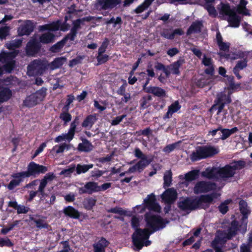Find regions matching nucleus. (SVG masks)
Segmentation results:
<instances>
[{"label":"nucleus","instance_id":"20e7f679","mask_svg":"<svg viewBox=\"0 0 252 252\" xmlns=\"http://www.w3.org/2000/svg\"><path fill=\"white\" fill-rule=\"evenodd\" d=\"M144 216L146 226L150 228L152 233L163 229L165 227L166 223L167 222L158 215H152L149 213H146Z\"/></svg>","mask_w":252,"mask_h":252},{"label":"nucleus","instance_id":"0e129e2a","mask_svg":"<svg viewBox=\"0 0 252 252\" xmlns=\"http://www.w3.org/2000/svg\"><path fill=\"white\" fill-rule=\"evenodd\" d=\"M228 201L226 200L225 202L221 203L218 207L219 211L223 215L225 214L228 211Z\"/></svg>","mask_w":252,"mask_h":252},{"label":"nucleus","instance_id":"603ef678","mask_svg":"<svg viewBox=\"0 0 252 252\" xmlns=\"http://www.w3.org/2000/svg\"><path fill=\"white\" fill-rule=\"evenodd\" d=\"M73 139V138L68 135V133L63 134L59 135L55 139V142L59 143L63 140H67L68 142L71 141Z\"/></svg>","mask_w":252,"mask_h":252},{"label":"nucleus","instance_id":"79ce46f5","mask_svg":"<svg viewBox=\"0 0 252 252\" xmlns=\"http://www.w3.org/2000/svg\"><path fill=\"white\" fill-rule=\"evenodd\" d=\"M152 99V97L150 95H147L143 96L140 100V105L142 109H145L150 105V101Z\"/></svg>","mask_w":252,"mask_h":252},{"label":"nucleus","instance_id":"c03bdc74","mask_svg":"<svg viewBox=\"0 0 252 252\" xmlns=\"http://www.w3.org/2000/svg\"><path fill=\"white\" fill-rule=\"evenodd\" d=\"M65 44V43L64 42V40L62 39L52 46L50 49V50L52 53L58 52L64 47Z\"/></svg>","mask_w":252,"mask_h":252},{"label":"nucleus","instance_id":"412c9836","mask_svg":"<svg viewBox=\"0 0 252 252\" xmlns=\"http://www.w3.org/2000/svg\"><path fill=\"white\" fill-rule=\"evenodd\" d=\"M239 210L242 215L241 221L243 222H247L249 215L251 214V210L249 209L247 202L242 199L239 202Z\"/></svg>","mask_w":252,"mask_h":252},{"label":"nucleus","instance_id":"b1692460","mask_svg":"<svg viewBox=\"0 0 252 252\" xmlns=\"http://www.w3.org/2000/svg\"><path fill=\"white\" fill-rule=\"evenodd\" d=\"M63 213L66 217L74 219H79L80 216V212L71 206L64 207Z\"/></svg>","mask_w":252,"mask_h":252},{"label":"nucleus","instance_id":"774afa93","mask_svg":"<svg viewBox=\"0 0 252 252\" xmlns=\"http://www.w3.org/2000/svg\"><path fill=\"white\" fill-rule=\"evenodd\" d=\"M9 34V28L7 26L0 28V39H3Z\"/></svg>","mask_w":252,"mask_h":252},{"label":"nucleus","instance_id":"a18cd8bd","mask_svg":"<svg viewBox=\"0 0 252 252\" xmlns=\"http://www.w3.org/2000/svg\"><path fill=\"white\" fill-rule=\"evenodd\" d=\"M234 11V10L231 9L228 4H223L220 10V13L229 16Z\"/></svg>","mask_w":252,"mask_h":252},{"label":"nucleus","instance_id":"72a5a7b5","mask_svg":"<svg viewBox=\"0 0 252 252\" xmlns=\"http://www.w3.org/2000/svg\"><path fill=\"white\" fill-rule=\"evenodd\" d=\"M154 0H144V1L139 5L133 11L136 14L143 12L148 8Z\"/></svg>","mask_w":252,"mask_h":252},{"label":"nucleus","instance_id":"aec40b11","mask_svg":"<svg viewBox=\"0 0 252 252\" xmlns=\"http://www.w3.org/2000/svg\"><path fill=\"white\" fill-rule=\"evenodd\" d=\"M171 31V29H163L160 32V35L166 39L173 40L176 35H182L184 33L181 28L176 29L172 32Z\"/></svg>","mask_w":252,"mask_h":252},{"label":"nucleus","instance_id":"6ab92c4d","mask_svg":"<svg viewBox=\"0 0 252 252\" xmlns=\"http://www.w3.org/2000/svg\"><path fill=\"white\" fill-rule=\"evenodd\" d=\"M201 175L202 177L209 180L217 181L220 179L219 168L215 167H207L205 171L202 172Z\"/></svg>","mask_w":252,"mask_h":252},{"label":"nucleus","instance_id":"6e6552de","mask_svg":"<svg viewBox=\"0 0 252 252\" xmlns=\"http://www.w3.org/2000/svg\"><path fill=\"white\" fill-rule=\"evenodd\" d=\"M27 69L30 75H42L47 69V64L43 61L36 59L28 65Z\"/></svg>","mask_w":252,"mask_h":252},{"label":"nucleus","instance_id":"dca6fc26","mask_svg":"<svg viewBox=\"0 0 252 252\" xmlns=\"http://www.w3.org/2000/svg\"><path fill=\"white\" fill-rule=\"evenodd\" d=\"M35 28L34 23L32 20H26L24 24L21 25L18 29L19 35H29L33 31Z\"/></svg>","mask_w":252,"mask_h":252},{"label":"nucleus","instance_id":"a211bd4d","mask_svg":"<svg viewBox=\"0 0 252 252\" xmlns=\"http://www.w3.org/2000/svg\"><path fill=\"white\" fill-rule=\"evenodd\" d=\"M177 192L174 188L166 189L161 195V198L168 204H172L177 198Z\"/></svg>","mask_w":252,"mask_h":252},{"label":"nucleus","instance_id":"0eeeda50","mask_svg":"<svg viewBox=\"0 0 252 252\" xmlns=\"http://www.w3.org/2000/svg\"><path fill=\"white\" fill-rule=\"evenodd\" d=\"M46 88L42 87L35 93L26 97L23 104L27 107L31 108L43 101L46 95Z\"/></svg>","mask_w":252,"mask_h":252},{"label":"nucleus","instance_id":"39448f33","mask_svg":"<svg viewBox=\"0 0 252 252\" xmlns=\"http://www.w3.org/2000/svg\"><path fill=\"white\" fill-rule=\"evenodd\" d=\"M231 102L230 93L226 94L224 92H220L217 94L214 100V103L211 107L210 111H214L217 110L218 115L222 111L225 105L229 104Z\"/></svg>","mask_w":252,"mask_h":252},{"label":"nucleus","instance_id":"423d86ee","mask_svg":"<svg viewBox=\"0 0 252 252\" xmlns=\"http://www.w3.org/2000/svg\"><path fill=\"white\" fill-rule=\"evenodd\" d=\"M152 233V231L147 228L137 229L132 235L133 245L138 250H141L144 246V240L148 239Z\"/></svg>","mask_w":252,"mask_h":252},{"label":"nucleus","instance_id":"4d7b16f0","mask_svg":"<svg viewBox=\"0 0 252 252\" xmlns=\"http://www.w3.org/2000/svg\"><path fill=\"white\" fill-rule=\"evenodd\" d=\"M15 65V62L13 60H11L6 62L5 64L4 65V70L8 73H10L14 69Z\"/></svg>","mask_w":252,"mask_h":252},{"label":"nucleus","instance_id":"bf43d9fd","mask_svg":"<svg viewBox=\"0 0 252 252\" xmlns=\"http://www.w3.org/2000/svg\"><path fill=\"white\" fill-rule=\"evenodd\" d=\"M13 245V244L12 243L11 240L8 238H3L0 237V247H3L4 246H6L8 247H12Z\"/></svg>","mask_w":252,"mask_h":252},{"label":"nucleus","instance_id":"4468645a","mask_svg":"<svg viewBox=\"0 0 252 252\" xmlns=\"http://www.w3.org/2000/svg\"><path fill=\"white\" fill-rule=\"evenodd\" d=\"M143 203L145 204L143 208L146 207L150 211L159 212L161 208L158 203L157 202L156 197L154 193L148 194L147 197L144 199Z\"/></svg>","mask_w":252,"mask_h":252},{"label":"nucleus","instance_id":"4be33fe9","mask_svg":"<svg viewBox=\"0 0 252 252\" xmlns=\"http://www.w3.org/2000/svg\"><path fill=\"white\" fill-rule=\"evenodd\" d=\"M185 63L186 60L183 57H179L177 61L169 65L171 73L174 75H179L180 74L179 68Z\"/></svg>","mask_w":252,"mask_h":252},{"label":"nucleus","instance_id":"bb28decb","mask_svg":"<svg viewBox=\"0 0 252 252\" xmlns=\"http://www.w3.org/2000/svg\"><path fill=\"white\" fill-rule=\"evenodd\" d=\"M203 24L200 21H196L192 23L187 31V35H190L193 33H199L201 32Z\"/></svg>","mask_w":252,"mask_h":252},{"label":"nucleus","instance_id":"5701e85b","mask_svg":"<svg viewBox=\"0 0 252 252\" xmlns=\"http://www.w3.org/2000/svg\"><path fill=\"white\" fill-rule=\"evenodd\" d=\"M61 23L60 21L58 20L56 22H53L50 24H45L39 27V30L40 31H49L52 32H56L59 30L60 28H61Z\"/></svg>","mask_w":252,"mask_h":252},{"label":"nucleus","instance_id":"8fccbe9b","mask_svg":"<svg viewBox=\"0 0 252 252\" xmlns=\"http://www.w3.org/2000/svg\"><path fill=\"white\" fill-rule=\"evenodd\" d=\"M56 177L55 174L53 172L47 173L44 178L40 181V184L46 185L48 181H52Z\"/></svg>","mask_w":252,"mask_h":252},{"label":"nucleus","instance_id":"f704fd0d","mask_svg":"<svg viewBox=\"0 0 252 252\" xmlns=\"http://www.w3.org/2000/svg\"><path fill=\"white\" fill-rule=\"evenodd\" d=\"M30 220L34 222L36 224V226L38 229H41L42 228L48 229L49 225L42 219H36L33 216L30 217Z\"/></svg>","mask_w":252,"mask_h":252},{"label":"nucleus","instance_id":"e433bc0d","mask_svg":"<svg viewBox=\"0 0 252 252\" xmlns=\"http://www.w3.org/2000/svg\"><path fill=\"white\" fill-rule=\"evenodd\" d=\"M163 187L164 188L170 187L172 181V173L170 170L166 171L163 176Z\"/></svg>","mask_w":252,"mask_h":252},{"label":"nucleus","instance_id":"7ed1b4c3","mask_svg":"<svg viewBox=\"0 0 252 252\" xmlns=\"http://www.w3.org/2000/svg\"><path fill=\"white\" fill-rule=\"evenodd\" d=\"M218 153V149L212 146H198L195 151L191 153L190 158L192 161H196L212 157Z\"/></svg>","mask_w":252,"mask_h":252},{"label":"nucleus","instance_id":"9b49d317","mask_svg":"<svg viewBox=\"0 0 252 252\" xmlns=\"http://www.w3.org/2000/svg\"><path fill=\"white\" fill-rule=\"evenodd\" d=\"M121 2V0H96L94 8L98 11L112 10Z\"/></svg>","mask_w":252,"mask_h":252},{"label":"nucleus","instance_id":"a878e982","mask_svg":"<svg viewBox=\"0 0 252 252\" xmlns=\"http://www.w3.org/2000/svg\"><path fill=\"white\" fill-rule=\"evenodd\" d=\"M146 92L152 94L158 97H164L166 96V91L161 88L155 86H150L147 88Z\"/></svg>","mask_w":252,"mask_h":252},{"label":"nucleus","instance_id":"a19ab883","mask_svg":"<svg viewBox=\"0 0 252 252\" xmlns=\"http://www.w3.org/2000/svg\"><path fill=\"white\" fill-rule=\"evenodd\" d=\"M64 58L63 57L56 58L50 64V68L52 70L60 68L63 63Z\"/></svg>","mask_w":252,"mask_h":252},{"label":"nucleus","instance_id":"9d476101","mask_svg":"<svg viewBox=\"0 0 252 252\" xmlns=\"http://www.w3.org/2000/svg\"><path fill=\"white\" fill-rule=\"evenodd\" d=\"M47 170L48 168L46 166L31 161L28 165L27 170L25 172L28 178L31 176L35 178L40 174L45 173Z\"/></svg>","mask_w":252,"mask_h":252},{"label":"nucleus","instance_id":"f8f14e48","mask_svg":"<svg viewBox=\"0 0 252 252\" xmlns=\"http://www.w3.org/2000/svg\"><path fill=\"white\" fill-rule=\"evenodd\" d=\"M216 185L214 183L201 181L197 182L194 188L193 192L197 194L201 193H207L215 189Z\"/></svg>","mask_w":252,"mask_h":252},{"label":"nucleus","instance_id":"ddd939ff","mask_svg":"<svg viewBox=\"0 0 252 252\" xmlns=\"http://www.w3.org/2000/svg\"><path fill=\"white\" fill-rule=\"evenodd\" d=\"M247 222L245 223L242 221L241 224L239 225L237 220H233L227 229L228 236L229 238H233L237 235L239 230L241 231L242 233H245L247 231Z\"/></svg>","mask_w":252,"mask_h":252},{"label":"nucleus","instance_id":"680f3d73","mask_svg":"<svg viewBox=\"0 0 252 252\" xmlns=\"http://www.w3.org/2000/svg\"><path fill=\"white\" fill-rule=\"evenodd\" d=\"M140 225V220L138 218H137L135 216H132L131 219V227L135 229V231L137 229H139V226Z\"/></svg>","mask_w":252,"mask_h":252},{"label":"nucleus","instance_id":"cd10ccee","mask_svg":"<svg viewBox=\"0 0 252 252\" xmlns=\"http://www.w3.org/2000/svg\"><path fill=\"white\" fill-rule=\"evenodd\" d=\"M96 114L89 115L84 119L82 123V126L83 127L91 128L97 121Z\"/></svg>","mask_w":252,"mask_h":252},{"label":"nucleus","instance_id":"393cba45","mask_svg":"<svg viewBox=\"0 0 252 252\" xmlns=\"http://www.w3.org/2000/svg\"><path fill=\"white\" fill-rule=\"evenodd\" d=\"M95 18L94 17L89 16L87 17H83L81 19H77L72 22L73 26L71 29V30L77 33L78 31L81 29V25L83 24V22L85 21L90 22L92 20Z\"/></svg>","mask_w":252,"mask_h":252},{"label":"nucleus","instance_id":"37998d69","mask_svg":"<svg viewBox=\"0 0 252 252\" xmlns=\"http://www.w3.org/2000/svg\"><path fill=\"white\" fill-rule=\"evenodd\" d=\"M11 177L17 181L19 182L20 184L22 182L25 178H28L25 171H22L14 173L11 175Z\"/></svg>","mask_w":252,"mask_h":252},{"label":"nucleus","instance_id":"338daca9","mask_svg":"<svg viewBox=\"0 0 252 252\" xmlns=\"http://www.w3.org/2000/svg\"><path fill=\"white\" fill-rule=\"evenodd\" d=\"M96 59L98 62L97 64H101L106 63L109 59V56L106 54H102L101 55H99V54H98Z\"/></svg>","mask_w":252,"mask_h":252},{"label":"nucleus","instance_id":"13d9d810","mask_svg":"<svg viewBox=\"0 0 252 252\" xmlns=\"http://www.w3.org/2000/svg\"><path fill=\"white\" fill-rule=\"evenodd\" d=\"M205 8L208 12L209 15L210 16H212L214 17H216L217 15L216 10L215 9V7L212 4H207L206 5Z\"/></svg>","mask_w":252,"mask_h":252},{"label":"nucleus","instance_id":"f257e3e1","mask_svg":"<svg viewBox=\"0 0 252 252\" xmlns=\"http://www.w3.org/2000/svg\"><path fill=\"white\" fill-rule=\"evenodd\" d=\"M220 196L219 193L213 192L201 195L194 199L187 197L178 202V207L181 210L189 212L199 208L205 209L209 207L214 199L218 198Z\"/></svg>","mask_w":252,"mask_h":252},{"label":"nucleus","instance_id":"58836bf2","mask_svg":"<svg viewBox=\"0 0 252 252\" xmlns=\"http://www.w3.org/2000/svg\"><path fill=\"white\" fill-rule=\"evenodd\" d=\"M22 43V40L20 39H15L9 41L6 44V47L9 50H15L16 48H19Z\"/></svg>","mask_w":252,"mask_h":252},{"label":"nucleus","instance_id":"49530a36","mask_svg":"<svg viewBox=\"0 0 252 252\" xmlns=\"http://www.w3.org/2000/svg\"><path fill=\"white\" fill-rule=\"evenodd\" d=\"M248 62V59H244V60L238 61L233 69L238 70H243L247 66Z\"/></svg>","mask_w":252,"mask_h":252},{"label":"nucleus","instance_id":"864d4df0","mask_svg":"<svg viewBox=\"0 0 252 252\" xmlns=\"http://www.w3.org/2000/svg\"><path fill=\"white\" fill-rule=\"evenodd\" d=\"M180 142H177L171 144L166 145L163 149V151L166 153H170L177 148Z\"/></svg>","mask_w":252,"mask_h":252},{"label":"nucleus","instance_id":"c756f323","mask_svg":"<svg viewBox=\"0 0 252 252\" xmlns=\"http://www.w3.org/2000/svg\"><path fill=\"white\" fill-rule=\"evenodd\" d=\"M77 149L80 152H89L92 150L93 145L88 140L84 139L82 143L78 144Z\"/></svg>","mask_w":252,"mask_h":252},{"label":"nucleus","instance_id":"69168bd1","mask_svg":"<svg viewBox=\"0 0 252 252\" xmlns=\"http://www.w3.org/2000/svg\"><path fill=\"white\" fill-rule=\"evenodd\" d=\"M67 147V144L63 143L60 146L56 145L53 147L52 151H56L57 154L62 153L64 152L65 149Z\"/></svg>","mask_w":252,"mask_h":252},{"label":"nucleus","instance_id":"7c9ffc66","mask_svg":"<svg viewBox=\"0 0 252 252\" xmlns=\"http://www.w3.org/2000/svg\"><path fill=\"white\" fill-rule=\"evenodd\" d=\"M222 135L220 138L222 140H224L228 138L231 135L239 131L237 127H234L231 129L223 128L220 125V130Z\"/></svg>","mask_w":252,"mask_h":252},{"label":"nucleus","instance_id":"473e14b6","mask_svg":"<svg viewBox=\"0 0 252 252\" xmlns=\"http://www.w3.org/2000/svg\"><path fill=\"white\" fill-rule=\"evenodd\" d=\"M228 22L230 25L234 28H237L240 25V18L239 16L237 15L235 11L228 16Z\"/></svg>","mask_w":252,"mask_h":252},{"label":"nucleus","instance_id":"f3484780","mask_svg":"<svg viewBox=\"0 0 252 252\" xmlns=\"http://www.w3.org/2000/svg\"><path fill=\"white\" fill-rule=\"evenodd\" d=\"M99 186L98 183L95 182H88L86 183L83 187L78 189V192L80 194L88 193L91 194L94 192H99Z\"/></svg>","mask_w":252,"mask_h":252},{"label":"nucleus","instance_id":"e2e57ef3","mask_svg":"<svg viewBox=\"0 0 252 252\" xmlns=\"http://www.w3.org/2000/svg\"><path fill=\"white\" fill-rule=\"evenodd\" d=\"M181 108L178 101H175L174 103H172L168 106V108L173 113L177 112Z\"/></svg>","mask_w":252,"mask_h":252},{"label":"nucleus","instance_id":"f03ea898","mask_svg":"<svg viewBox=\"0 0 252 252\" xmlns=\"http://www.w3.org/2000/svg\"><path fill=\"white\" fill-rule=\"evenodd\" d=\"M246 165V163L244 160H233L230 164L219 168L220 179H227L233 177L236 174V170L244 168Z\"/></svg>","mask_w":252,"mask_h":252},{"label":"nucleus","instance_id":"052dcab7","mask_svg":"<svg viewBox=\"0 0 252 252\" xmlns=\"http://www.w3.org/2000/svg\"><path fill=\"white\" fill-rule=\"evenodd\" d=\"M60 118L64 122L65 124L69 122L72 119L70 114L66 112H62L60 115Z\"/></svg>","mask_w":252,"mask_h":252},{"label":"nucleus","instance_id":"ea45409f","mask_svg":"<svg viewBox=\"0 0 252 252\" xmlns=\"http://www.w3.org/2000/svg\"><path fill=\"white\" fill-rule=\"evenodd\" d=\"M96 199L93 197H88L84 199L83 205L84 208L87 210H91L94 206L95 205Z\"/></svg>","mask_w":252,"mask_h":252},{"label":"nucleus","instance_id":"1a4fd4ad","mask_svg":"<svg viewBox=\"0 0 252 252\" xmlns=\"http://www.w3.org/2000/svg\"><path fill=\"white\" fill-rule=\"evenodd\" d=\"M134 154L135 157L140 160L133 165V168L135 169V168L138 173H141L150 164L152 159L148 158L147 156L144 154L138 148L135 149Z\"/></svg>","mask_w":252,"mask_h":252},{"label":"nucleus","instance_id":"2f4dec72","mask_svg":"<svg viewBox=\"0 0 252 252\" xmlns=\"http://www.w3.org/2000/svg\"><path fill=\"white\" fill-rule=\"evenodd\" d=\"M55 37V36L53 33L47 32L40 36L39 42L43 44L50 43L54 41Z\"/></svg>","mask_w":252,"mask_h":252},{"label":"nucleus","instance_id":"c85d7f7f","mask_svg":"<svg viewBox=\"0 0 252 252\" xmlns=\"http://www.w3.org/2000/svg\"><path fill=\"white\" fill-rule=\"evenodd\" d=\"M12 95L11 91L8 88H0V104L8 100Z\"/></svg>","mask_w":252,"mask_h":252},{"label":"nucleus","instance_id":"5fc2aeb1","mask_svg":"<svg viewBox=\"0 0 252 252\" xmlns=\"http://www.w3.org/2000/svg\"><path fill=\"white\" fill-rule=\"evenodd\" d=\"M108 44L109 40L108 38H106L102 43L101 46L98 48V54H99V55H101L105 52Z\"/></svg>","mask_w":252,"mask_h":252},{"label":"nucleus","instance_id":"2eb2a0df","mask_svg":"<svg viewBox=\"0 0 252 252\" xmlns=\"http://www.w3.org/2000/svg\"><path fill=\"white\" fill-rule=\"evenodd\" d=\"M41 45L37 40L34 39L30 40L26 47V52L29 56H35L40 51Z\"/></svg>","mask_w":252,"mask_h":252},{"label":"nucleus","instance_id":"de8ad7c7","mask_svg":"<svg viewBox=\"0 0 252 252\" xmlns=\"http://www.w3.org/2000/svg\"><path fill=\"white\" fill-rule=\"evenodd\" d=\"M110 244V242L106 239L104 237H101L98 241L96 243L94 244V245L98 246L99 248H103L105 250L106 247H107Z\"/></svg>","mask_w":252,"mask_h":252},{"label":"nucleus","instance_id":"c9c22d12","mask_svg":"<svg viewBox=\"0 0 252 252\" xmlns=\"http://www.w3.org/2000/svg\"><path fill=\"white\" fill-rule=\"evenodd\" d=\"M94 166L93 164H78L76 166V172L77 174L79 175L82 173H86L90 169L92 168Z\"/></svg>","mask_w":252,"mask_h":252},{"label":"nucleus","instance_id":"3c124183","mask_svg":"<svg viewBox=\"0 0 252 252\" xmlns=\"http://www.w3.org/2000/svg\"><path fill=\"white\" fill-rule=\"evenodd\" d=\"M108 213H112L114 214H118L121 216L126 215V211L123 208L119 207H116L114 208H111L107 210Z\"/></svg>","mask_w":252,"mask_h":252},{"label":"nucleus","instance_id":"4c0bfd02","mask_svg":"<svg viewBox=\"0 0 252 252\" xmlns=\"http://www.w3.org/2000/svg\"><path fill=\"white\" fill-rule=\"evenodd\" d=\"M198 170H191L185 174V179L186 181L191 182L197 179L199 177Z\"/></svg>","mask_w":252,"mask_h":252},{"label":"nucleus","instance_id":"09e8293b","mask_svg":"<svg viewBox=\"0 0 252 252\" xmlns=\"http://www.w3.org/2000/svg\"><path fill=\"white\" fill-rule=\"evenodd\" d=\"M46 185H44L41 184H39V186L38 189V196L40 197V200H43L46 197L48 196L47 193L45 191V189Z\"/></svg>","mask_w":252,"mask_h":252},{"label":"nucleus","instance_id":"6e6d98bb","mask_svg":"<svg viewBox=\"0 0 252 252\" xmlns=\"http://www.w3.org/2000/svg\"><path fill=\"white\" fill-rule=\"evenodd\" d=\"M152 130L150 127H147L144 129H141L136 131V134L138 136L143 135L147 137H149L152 134Z\"/></svg>","mask_w":252,"mask_h":252}]
</instances>
